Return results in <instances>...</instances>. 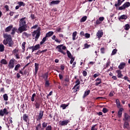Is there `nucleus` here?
<instances>
[{"label":"nucleus","instance_id":"34","mask_svg":"<svg viewBox=\"0 0 130 130\" xmlns=\"http://www.w3.org/2000/svg\"><path fill=\"white\" fill-rule=\"evenodd\" d=\"M3 98H4V100H5V101H8V100L9 99V96H8V94L7 93H5L3 95Z\"/></svg>","mask_w":130,"mask_h":130},{"label":"nucleus","instance_id":"2","mask_svg":"<svg viewBox=\"0 0 130 130\" xmlns=\"http://www.w3.org/2000/svg\"><path fill=\"white\" fill-rule=\"evenodd\" d=\"M4 37L6 39L3 41V44L5 45H7V44H8V45H7V46H9V47H12L13 45H14V42L13 41V39H12L11 36L5 34L4 35Z\"/></svg>","mask_w":130,"mask_h":130},{"label":"nucleus","instance_id":"53","mask_svg":"<svg viewBox=\"0 0 130 130\" xmlns=\"http://www.w3.org/2000/svg\"><path fill=\"white\" fill-rule=\"evenodd\" d=\"M108 110L106 108H104L103 109V112H104V113H106L107 112H108Z\"/></svg>","mask_w":130,"mask_h":130},{"label":"nucleus","instance_id":"42","mask_svg":"<svg viewBox=\"0 0 130 130\" xmlns=\"http://www.w3.org/2000/svg\"><path fill=\"white\" fill-rule=\"evenodd\" d=\"M25 45H26V42H23V43L22 44V49L23 50V52H24V51H25Z\"/></svg>","mask_w":130,"mask_h":130},{"label":"nucleus","instance_id":"6","mask_svg":"<svg viewBox=\"0 0 130 130\" xmlns=\"http://www.w3.org/2000/svg\"><path fill=\"white\" fill-rule=\"evenodd\" d=\"M129 7H130V3L126 2L122 6L119 7L118 10H125V9H127Z\"/></svg>","mask_w":130,"mask_h":130},{"label":"nucleus","instance_id":"33","mask_svg":"<svg viewBox=\"0 0 130 130\" xmlns=\"http://www.w3.org/2000/svg\"><path fill=\"white\" fill-rule=\"evenodd\" d=\"M78 32L77 31H74L72 34L73 40H76V37L77 36V34Z\"/></svg>","mask_w":130,"mask_h":130},{"label":"nucleus","instance_id":"9","mask_svg":"<svg viewBox=\"0 0 130 130\" xmlns=\"http://www.w3.org/2000/svg\"><path fill=\"white\" fill-rule=\"evenodd\" d=\"M123 110H124V109H123V108H120L119 109L117 113L118 117H119V118H120V117L122 116V111H123Z\"/></svg>","mask_w":130,"mask_h":130},{"label":"nucleus","instance_id":"7","mask_svg":"<svg viewBox=\"0 0 130 130\" xmlns=\"http://www.w3.org/2000/svg\"><path fill=\"white\" fill-rule=\"evenodd\" d=\"M8 114H9V112H8L7 108H5L3 110H0L1 116H4V115H8Z\"/></svg>","mask_w":130,"mask_h":130},{"label":"nucleus","instance_id":"54","mask_svg":"<svg viewBox=\"0 0 130 130\" xmlns=\"http://www.w3.org/2000/svg\"><path fill=\"white\" fill-rule=\"evenodd\" d=\"M70 58H71L70 63L71 64H72V63L74 62V61L75 60V58L72 57Z\"/></svg>","mask_w":130,"mask_h":130},{"label":"nucleus","instance_id":"44","mask_svg":"<svg viewBox=\"0 0 130 130\" xmlns=\"http://www.w3.org/2000/svg\"><path fill=\"white\" fill-rule=\"evenodd\" d=\"M116 52H117V49H114L112 52L111 55H114V54H116Z\"/></svg>","mask_w":130,"mask_h":130},{"label":"nucleus","instance_id":"30","mask_svg":"<svg viewBox=\"0 0 130 130\" xmlns=\"http://www.w3.org/2000/svg\"><path fill=\"white\" fill-rule=\"evenodd\" d=\"M47 125H48V123L45 122H43L42 123V127L43 128H46L47 127Z\"/></svg>","mask_w":130,"mask_h":130},{"label":"nucleus","instance_id":"61","mask_svg":"<svg viewBox=\"0 0 130 130\" xmlns=\"http://www.w3.org/2000/svg\"><path fill=\"white\" fill-rule=\"evenodd\" d=\"M80 36L82 37L83 36H85V32L84 31H81L80 34Z\"/></svg>","mask_w":130,"mask_h":130},{"label":"nucleus","instance_id":"57","mask_svg":"<svg viewBox=\"0 0 130 130\" xmlns=\"http://www.w3.org/2000/svg\"><path fill=\"white\" fill-rule=\"evenodd\" d=\"M55 41L57 43H60V42H61V41L60 40H58V39L57 38H56V39L55 40Z\"/></svg>","mask_w":130,"mask_h":130},{"label":"nucleus","instance_id":"36","mask_svg":"<svg viewBox=\"0 0 130 130\" xmlns=\"http://www.w3.org/2000/svg\"><path fill=\"white\" fill-rule=\"evenodd\" d=\"M129 28L130 25L129 24H126L124 26V29H125V30H126V31H127V30H129Z\"/></svg>","mask_w":130,"mask_h":130},{"label":"nucleus","instance_id":"22","mask_svg":"<svg viewBox=\"0 0 130 130\" xmlns=\"http://www.w3.org/2000/svg\"><path fill=\"white\" fill-rule=\"evenodd\" d=\"M35 72L37 73L38 72V70H39V64L37 63H35Z\"/></svg>","mask_w":130,"mask_h":130},{"label":"nucleus","instance_id":"32","mask_svg":"<svg viewBox=\"0 0 130 130\" xmlns=\"http://www.w3.org/2000/svg\"><path fill=\"white\" fill-rule=\"evenodd\" d=\"M86 20H87V16H83L81 19H80V22L81 23H83L84 22H85Z\"/></svg>","mask_w":130,"mask_h":130},{"label":"nucleus","instance_id":"40","mask_svg":"<svg viewBox=\"0 0 130 130\" xmlns=\"http://www.w3.org/2000/svg\"><path fill=\"white\" fill-rule=\"evenodd\" d=\"M14 56H15L16 59H20V58H21V55H20V52L18 54H16L15 55H14Z\"/></svg>","mask_w":130,"mask_h":130},{"label":"nucleus","instance_id":"49","mask_svg":"<svg viewBox=\"0 0 130 130\" xmlns=\"http://www.w3.org/2000/svg\"><path fill=\"white\" fill-rule=\"evenodd\" d=\"M96 126L97 124L93 125L90 130H98V129L96 128Z\"/></svg>","mask_w":130,"mask_h":130},{"label":"nucleus","instance_id":"51","mask_svg":"<svg viewBox=\"0 0 130 130\" xmlns=\"http://www.w3.org/2000/svg\"><path fill=\"white\" fill-rule=\"evenodd\" d=\"M45 81H46V82H45V86L46 87H48L49 86V85H50L49 81L47 80V79Z\"/></svg>","mask_w":130,"mask_h":130},{"label":"nucleus","instance_id":"41","mask_svg":"<svg viewBox=\"0 0 130 130\" xmlns=\"http://www.w3.org/2000/svg\"><path fill=\"white\" fill-rule=\"evenodd\" d=\"M12 32H11V34L12 35H15V33H16V31H17V28L16 27H14L12 29Z\"/></svg>","mask_w":130,"mask_h":130},{"label":"nucleus","instance_id":"15","mask_svg":"<svg viewBox=\"0 0 130 130\" xmlns=\"http://www.w3.org/2000/svg\"><path fill=\"white\" fill-rule=\"evenodd\" d=\"M48 75H49L48 72L45 73L44 74H42L41 76V78H43L44 80H47V78H48Z\"/></svg>","mask_w":130,"mask_h":130},{"label":"nucleus","instance_id":"38","mask_svg":"<svg viewBox=\"0 0 130 130\" xmlns=\"http://www.w3.org/2000/svg\"><path fill=\"white\" fill-rule=\"evenodd\" d=\"M67 53L68 56L69 58H72V57H73V56L72 55V54L71 53L70 51L67 50Z\"/></svg>","mask_w":130,"mask_h":130},{"label":"nucleus","instance_id":"13","mask_svg":"<svg viewBox=\"0 0 130 130\" xmlns=\"http://www.w3.org/2000/svg\"><path fill=\"white\" fill-rule=\"evenodd\" d=\"M22 119L24 121L26 122V123H29V118L28 117V116L26 114H24Z\"/></svg>","mask_w":130,"mask_h":130},{"label":"nucleus","instance_id":"1","mask_svg":"<svg viewBox=\"0 0 130 130\" xmlns=\"http://www.w3.org/2000/svg\"><path fill=\"white\" fill-rule=\"evenodd\" d=\"M19 25V31H17V33H22L23 31H27V30L29 29L28 24H27V21H26V17H23L21 19H20Z\"/></svg>","mask_w":130,"mask_h":130},{"label":"nucleus","instance_id":"48","mask_svg":"<svg viewBox=\"0 0 130 130\" xmlns=\"http://www.w3.org/2000/svg\"><path fill=\"white\" fill-rule=\"evenodd\" d=\"M36 108L39 109L40 108V104L38 103H36L35 104Z\"/></svg>","mask_w":130,"mask_h":130},{"label":"nucleus","instance_id":"4","mask_svg":"<svg viewBox=\"0 0 130 130\" xmlns=\"http://www.w3.org/2000/svg\"><path fill=\"white\" fill-rule=\"evenodd\" d=\"M56 48L58 49V51L59 52H61V53H62V54H64V55H66V53L63 50H66V49H67V47L63 46V45H58L56 47Z\"/></svg>","mask_w":130,"mask_h":130},{"label":"nucleus","instance_id":"64","mask_svg":"<svg viewBox=\"0 0 130 130\" xmlns=\"http://www.w3.org/2000/svg\"><path fill=\"white\" fill-rule=\"evenodd\" d=\"M5 9H6V11H9L10 9H9V6L8 5H6L5 7H4Z\"/></svg>","mask_w":130,"mask_h":130},{"label":"nucleus","instance_id":"31","mask_svg":"<svg viewBox=\"0 0 130 130\" xmlns=\"http://www.w3.org/2000/svg\"><path fill=\"white\" fill-rule=\"evenodd\" d=\"M1 63H2V64H7L8 62L5 59H2L1 61Z\"/></svg>","mask_w":130,"mask_h":130},{"label":"nucleus","instance_id":"24","mask_svg":"<svg viewBox=\"0 0 130 130\" xmlns=\"http://www.w3.org/2000/svg\"><path fill=\"white\" fill-rule=\"evenodd\" d=\"M122 0H118L117 4H115V6L119 7V6H121V4H122Z\"/></svg>","mask_w":130,"mask_h":130},{"label":"nucleus","instance_id":"5","mask_svg":"<svg viewBox=\"0 0 130 130\" xmlns=\"http://www.w3.org/2000/svg\"><path fill=\"white\" fill-rule=\"evenodd\" d=\"M15 61H16L15 58H12L9 61L8 67L10 69H14L15 67Z\"/></svg>","mask_w":130,"mask_h":130},{"label":"nucleus","instance_id":"27","mask_svg":"<svg viewBox=\"0 0 130 130\" xmlns=\"http://www.w3.org/2000/svg\"><path fill=\"white\" fill-rule=\"evenodd\" d=\"M20 68H21V64L20 63H18L15 66L14 71H18L20 69Z\"/></svg>","mask_w":130,"mask_h":130},{"label":"nucleus","instance_id":"19","mask_svg":"<svg viewBox=\"0 0 130 130\" xmlns=\"http://www.w3.org/2000/svg\"><path fill=\"white\" fill-rule=\"evenodd\" d=\"M53 34H54L53 31H49L47 34H46V37H51V36H52Z\"/></svg>","mask_w":130,"mask_h":130},{"label":"nucleus","instance_id":"62","mask_svg":"<svg viewBox=\"0 0 130 130\" xmlns=\"http://www.w3.org/2000/svg\"><path fill=\"white\" fill-rule=\"evenodd\" d=\"M99 73L94 74L93 75V78H97V77H99Z\"/></svg>","mask_w":130,"mask_h":130},{"label":"nucleus","instance_id":"10","mask_svg":"<svg viewBox=\"0 0 130 130\" xmlns=\"http://www.w3.org/2000/svg\"><path fill=\"white\" fill-rule=\"evenodd\" d=\"M43 111H41L39 114L38 117L37 119V120L38 121H39L40 120H41V119H42V118L43 117Z\"/></svg>","mask_w":130,"mask_h":130},{"label":"nucleus","instance_id":"16","mask_svg":"<svg viewBox=\"0 0 130 130\" xmlns=\"http://www.w3.org/2000/svg\"><path fill=\"white\" fill-rule=\"evenodd\" d=\"M70 122V121L68 120L62 121L60 123L61 125H68V123Z\"/></svg>","mask_w":130,"mask_h":130},{"label":"nucleus","instance_id":"17","mask_svg":"<svg viewBox=\"0 0 130 130\" xmlns=\"http://www.w3.org/2000/svg\"><path fill=\"white\" fill-rule=\"evenodd\" d=\"M116 72L118 74V78H122V77H123V75L121 74V71L120 70H117Z\"/></svg>","mask_w":130,"mask_h":130},{"label":"nucleus","instance_id":"45","mask_svg":"<svg viewBox=\"0 0 130 130\" xmlns=\"http://www.w3.org/2000/svg\"><path fill=\"white\" fill-rule=\"evenodd\" d=\"M60 107H62V109H66L68 107V105L66 104H63L60 106Z\"/></svg>","mask_w":130,"mask_h":130},{"label":"nucleus","instance_id":"58","mask_svg":"<svg viewBox=\"0 0 130 130\" xmlns=\"http://www.w3.org/2000/svg\"><path fill=\"white\" fill-rule=\"evenodd\" d=\"M101 23H102V22L99 19L96 20V25H99V24H101Z\"/></svg>","mask_w":130,"mask_h":130},{"label":"nucleus","instance_id":"23","mask_svg":"<svg viewBox=\"0 0 130 130\" xmlns=\"http://www.w3.org/2000/svg\"><path fill=\"white\" fill-rule=\"evenodd\" d=\"M22 36L23 37H26V38H28V37H30V36H31V35L28 34L26 32H24L22 33Z\"/></svg>","mask_w":130,"mask_h":130},{"label":"nucleus","instance_id":"8","mask_svg":"<svg viewBox=\"0 0 130 130\" xmlns=\"http://www.w3.org/2000/svg\"><path fill=\"white\" fill-rule=\"evenodd\" d=\"M123 120H124V121H130V116L128 114L124 113L123 114Z\"/></svg>","mask_w":130,"mask_h":130},{"label":"nucleus","instance_id":"56","mask_svg":"<svg viewBox=\"0 0 130 130\" xmlns=\"http://www.w3.org/2000/svg\"><path fill=\"white\" fill-rule=\"evenodd\" d=\"M99 20L101 21L102 22H103V21H104V17H99Z\"/></svg>","mask_w":130,"mask_h":130},{"label":"nucleus","instance_id":"21","mask_svg":"<svg viewBox=\"0 0 130 130\" xmlns=\"http://www.w3.org/2000/svg\"><path fill=\"white\" fill-rule=\"evenodd\" d=\"M123 127L124 128H128L129 127V124L126 121H125Z\"/></svg>","mask_w":130,"mask_h":130},{"label":"nucleus","instance_id":"20","mask_svg":"<svg viewBox=\"0 0 130 130\" xmlns=\"http://www.w3.org/2000/svg\"><path fill=\"white\" fill-rule=\"evenodd\" d=\"M125 66V63L121 62L118 68L120 70H122L124 68V66Z\"/></svg>","mask_w":130,"mask_h":130},{"label":"nucleus","instance_id":"26","mask_svg":"<svg viewBox=\"0 0 130 130\" xmlns=\"http://www.w3.org/2000/svg\"><path fill=\"white\" fill-rule=\"evenodd\" d=\"M12 28H13V25L7 27L5 29L6 32H9V31H11V30H12Z\"/></svg>","mask_w":130,"mask_h":130},{"label":"nucleus","instance_id":"3","mask_svg":"<svg viewBox=\"0 0 130 130\" xmlns=\"http://www.w3.org/2000/svg\"><path fill=\"white\" fill-rule=\"evenodd\" d=\"M39 37H40V31H34L32 33V39H35V41H37Z\"/></svg>","mask_w":130,"mask_h":130},{"label":"nucleus","instance_id":"46","mask_svg":"<svg viewBox=\"0 0 130 130\" xmlns=\"http://www.w3.org/2000/svg\"><path fill=\"white\" fill-rule=\"evenodd\" d=\"M34 48L36 50H37V49H39L40 48V45L37 44L36 46L34 47Z\"/></svg>","mask_w":130,"mask_h":130},{"label":"nucleus","instance_id":"50","mask_svg":"<svg viewBox=\"0 0 130 130\" xmlns=\"http://www.w3.org/2000/svg\"><path fill=\"white\" fill-rule=\"evenodd\" d=\"M75 84V87H77V86H79V85L80 84V80H79V79L77 80Z\"/></svg>","mask_w":130,"mask_h":130},{"label":"nucleus","instance_id":"59","mask_svg":"<svg viewBox=\"0 0 130 130\" xmlns=\"http://www.w3.org/2000/svg\"><path fill=\"white\" fill-rule=\"evenodd\" d=\"M85 37L86 38H90V34H88V33H86L85 35Z\"/></svg>","mask_w":130,"mask_h":130},{"label":"nucleus","instance_id":"14","mask_svg":"<svg viewBox=\"0 0 130 130\" xmlns=\"http://www.w3.org/2000/svg\"><path fill=\"white\" fill-rule=\"evenodd\" d=\"M127 19V15H122L120 16L119 18V21H121V20H126Z\"/></svg>","mask_w":130,"mask_h":130},{"label":"nucleus","instance_id":"35","mask_svg":"<svg viewBox=\"0 0 130 130\" xmlns=\"http://www.w3.org/2000/svg\"><path fill=\"white\" fill-rule=\"evenodd\" d=\"M18 6H19L20 7H21L22 6L24 7L25 3H24V2H23L22 1H20V2H18Z\"/></svg>","mask_w":130,"mask_h":130},{"label":"nucleus","instance_id":"47","mask_svg":"<svg viewBox=\"0 0 130 130\" xmlns=\"http://www.w3.org/2000/svg\"><path fill=\"white\" fill-rule=\"evenodd\" d=\"M45 130H52V126L50 125H49L45 128Z\"/></svg>","mask_w":130,"mask_h":130},{"label":"nucleus","instance_id":"39","mask_svg":"<svg viewBox=\"0 0 130 130\" xmlns=\"http://www.w3.org/2000/svg\"><path fill=\"white\" fill-rule=\"evenodd\" d=\"M36 96V93H34L31 98V101L32 102H34V101H35V97Z\"/></svg>","mask_w":130,"mask_h":130},{"label":"nucleus","instance_id":"28","mask_svg":"<svg viewBox=\"0 0 130 130\" xmlns=\"http://www.w3.org/2000/svg\"><path fill=\"white\" fill-rule=\"evenodd\" d=\"M46 40H47V37H46V36H45V37L43 38L42 41L40 42V45H42V44H43V43H44Z\"/></svg>","mask_w":130,"mask_h":130},{"label":"nucleus","instance_id":"12","mask_svg":"<svg viewBox=\"0 0 130 130\" xmlns=\"http://www.w3.org/2000/svg\"><path fill=\"white\" fill-rule=\"evenodd\" d=\"M96 36L99 39H100L103 36V31L102 30H99L96 33Z\"/></svg>","mask_w":130,"mask_h":130},{"label":"nucleus","instance_id":"29","mask_svg":"<svg viewBox=\"0 0 130 130\" xmlns=\"http://www.w3.org/2000/svg\"><path fill=\"white\" fill-rule=\"evenodd\" d=\"M5 51V46L3 44H0V51L3 52Z\"/></svg>","mask_w":130,"mask_h":130},{"label":"nucleus","instance_id":"60","mask_svg":"<svg viewBox=\"0 0 130 130\" xmlns=\"http://www.w3.org/2000/svg\"><path fill=\"white\" fill-rule=\"evenodd\" d=\"M90 45H88V44H84L85 48H89L90 47Z\"/></svg>","mask_w":130,"mask_h":130},{"label":"nucleus","instance_id":"55","mask_svg":"<svg viewBox=\"0 0 130 130\" xmlns=\"http://www.w3.org/2000/svg\"><path fill=\"white\" fill-rule=\"evenodd\" d=\"M64 82H67V83H69V82H70V78L66 77V78L64 79Z\"/></svg>","mask_w":130,"mask_h":130},{"label":"nucleus","instance_id":"63","mask_svg":"<svg viewBox=\"0 0 130 130\" xmlns=\"http://www.w3.org/2000/svg\"><path fill=\"white\" fill-rule=\"evenodd\" d=\"M83 75L84 77H87V72L86 71L83 72Z\"/></svg>","mask_w":130,"mask_h":130},{"label":"nucleus","instance_id":"43","mask_svg":"<svg viewBox=\"0 0 130 130\" xmlns=\"http://www.w3.org/2000/svg\"><path fill=\"white\" fill-rule=\"evenodd\" d=\"M115 94V93L114 92V91H111L109 94V97H113V96H114Z\"/></svg>","mask_w":130,"mask_h":130},{"label":"nucleus","instance_id":"52","mask_svg":"<svg viewBox=\"0 0 130 130\" xmlns=\"http://www.w3.org/2000/svg\"><path fill=\"white\" fill-rule=\"evenodd\" d=\"M101 52L102 54L105 53V48H104L103 47L101 48Z\"/></svg>","mask_w":130,"mask_h":130},{"label":"nucleus","instance_id":"11","mask_svg":"<svg viewBox=\"0 0 130 130\" xmlns=\"http://www.w3.org/2000/svg\"><path fill=\"white\" fill-rule=\"evenodd\" d=\"M60 3V1L56 0V1H52L49 3L50 6H53L54 5H58Z\"/></svg>","mask_w":130,"mask_h":130},{"label":"nucleus","instance_id":"37","mask_svg":"<svg viewBox=\"0 0 130 130\" xmlns=\"http://www.w3.org/2000/svg\"><path fill=\"white\" fill-rule=\"evenodd\" d=\"M90 94V90H88L87 91H86L84 93V96L83 97H87V96H88V95H89Z\"/></svg>","mask_w":130,"mask_h":130},{"label":"nucleus","instance_id":"18","mask_svg":"<svg viewBox=\"0 0 130 130\" xmlns=\"http://www.w3.org/2000/svg\"><path fill=\"white\" fill-rule=\"evenodd\" d=\"M116 103L117 108H120L121 107V105H120V102L119 101V100H116Z\"/></svg>","mask_w":130,"mask_h":130},{"label":"nucleus","instance_id":"25","mask_svg":"<svg viewBox=\"0 0 130 130\" xmlns=\"http://www.w3.org/2000/svg\"><path fill=\"white\" fill-rule=\"evenodd\" d=\"M20 53V51H19L18 49H15L13 51L12 53L14 54V55H15V54H17Z\"/></svg>","mask_w":130,"mask_h":130}]
</instances>
